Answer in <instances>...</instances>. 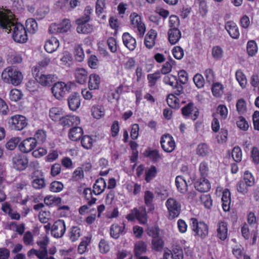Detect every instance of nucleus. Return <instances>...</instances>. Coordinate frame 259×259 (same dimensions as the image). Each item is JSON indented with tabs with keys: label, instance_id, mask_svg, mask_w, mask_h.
<instances>
[{
	"label": "nucleus",
	"instance_id": "1",
	"mask_svg": "<svg viewBox=\"0 0 259 259\" xmlns=\"http://www.w3.org/2000/svg\"><path fill=\"white\" fill-rule=\"evenodd\" d=\"M18 20L16 17H0V28L8 33L12 31V38L15 42L25 43L28 40L27 32Z\"/></svg>",
	"mask_w": 259,
	"mask_h": 259
},
{
	"label": "nucleus",
	"instance_id": "2",
	"mask_svg": "<svg viewBox=\"0 0 259 259\" xmlns=\"http://www.w3.org/2000/svg\"><path fill=\"white\" fill-rule=\"evenodd\" d=\"M1 77L5 83L17 86L22 82L23 75L16 66H10L3 71Z\"/></svg>",
	"mask_w": 259,
	"mask_h": 259
},
{
	"label": "nucleus",
	"instance_id": "3",
	"mask_svg": "<svg viewBox=\"0 0 259 259\" xmlns=\"http://www.w3.org/2000/svg\"><path fill=\"white\" fill-rule=\"evenodd\" d=\"M190 226L193 235L196 237L204 239L208 235L209 227L208 225L203 221H199L197 218H191Z\"/></svg>",
	"mask_w": 259,
	"mask_h": 259
},
{
	"label": "nucleus",
	"instance_id": "4",
	"mask_svg": "<svg viewBox=\"0 0 259 259\" xmlns=\"http://www.w3.org/2000/svg\"><path fill=\"white\" fill-rule=\"evenodd\" d=\"M147 213L148 211H146L145 206L135 207L131 210V213L126 215V219L131 222L137 220L140 224L145 225L148 222Z\"/></svg>",
	"mask_w": 259,
	"mask_h": 259
},
{
	"label": "nucleus",
	"instance_id": "5",
	"mask_svg": "<svg viewBox=\"0 0 259 259\" xmlns=\"http://www.w3.org/2000/svg\"><path fill=\"white\" fill-rule=\"evenodd\" d=\"M73 83L70 82L65 83L62 81H58L54 84L51 88L52 93L58 100H61L67 93L71 91Z\"/></svg>",
	"mask_w": 259,
	"mask_h": 259
},
{
	"label": "nucleus",
	"instance_id": "6",
	"mask_svg": "<svg viewBox=\"0 0 259 259\" xmlns=\"http://www.w3.org/2000/svg\"><path fill=\"white\" fill-rule=\"evenodd\" d=\"M181 111L183 117L186 119H189L194 121L198 118L199 115L198 108L192 102H190L183 107Z\"/></svg>",
	"mask_w": 259,
	"mask_h": 259
},
{
	"label": "nucleus",
	"instance_id": "7",
	"mask_svg": "<svg viewBox=\"0 0 259 259\" xmlns=\"http://www.w3.org/2000/svg\"><path fill=\"white\" fill-rule=\"evenodd\" d=\"M165 206L168 212L169 219H174L178 218L181 212V205L176 199L168 198L166 202Z\"/></svg>",
	"mask_w": 259,
	"mask_h": 259
},
{
	"label": "nucleus",
	"instance_id": "8",
	"mask_svg": "<svg viewBox=\"0 0 259 259\" xmlns=\"http://www.w3.org/2000/svg\"><path fill=\"white\" fill-rule=\"evenodd\" d=\"M91 17H80L76 20V31L78 33L88 34L92 32L94 26L90 23Z\"/></svg>",
	"mask_w": 259,
	"mask_h": 259
},
{
	"label": "nucleus",
	"instance_id": "9",
	"mask_svg": "<svg viewBox=\"0 0 259 259\" xmlns=\"http://www.w3.org/2000/svg\"><path fill=\"white\" fill-rule=\"evenodd\" d=\"M9 124L12 130L20 131L27 126L28 123L25 116L16 114L10 117L9 120Z\"/></svg>",
	"mask_w": 259,
	"mask_h": 259
},
{
	"label": "nucleus",
	"instance_id": "10",
	"mask_svg": "<svg viewBox=\"0 0 259 259\" xmlns=\"http://www.w3.org/2000/svg\"><path fill=\"white\" fill-rule=\"evenodd\" d=\"M160 143L162 149L166 153L173 152L176 146L174 137L169 134H165L161 137Z\"/></svg>",
	"mask_w": 259,
	"mask_h": 259
},
{
	"label": "nucleus",
	"instance_id": "11",
	"mask_svg": "<svg viewBox=\"0 0 259 259\" xmlns=\"http://www.w3.org/2000/svg\"><path fill=\"white\" fill-rule=\"evenodd\" d=\"M38 68L37 67L33 69V74L35 75V79L37 82L43 86H50L56 80L55 75L44 74L40 73L39 71L35 73Z\"/></svg>",
	"mask_w": 259,
	"mask_h": 259
},
{
	"label": "nucleus",
	"instance_id": "12",
	"mask_svg": "<svg viewBox=\"0 0 259 259\" xmlns=\"http://www.w3.org/2000/svg\"><path fill=\"white\" fill-rule=\"evenodd\" d=\"M164 83L171 86L175 90V94L180 95L184 93V89L182 84L179 83L177 76L169 74L165 75L163 79Z\"/></svg>",
	"mask_w": 259,
	"mask_h": 259
},
{
	"label": "nucleus",
	"instance_id": "13",
	"mask_svg": "<svg viewBox=\"0 0 259 259\" xmlns=\"http://www.w3.org/2000/svg\"><path fill=\"white\" fill-rule=\"evenodd\" d=\"M12 162L13 168L19 171L25 170L28 165L27 157L20 153L15 155L12 158Z\"/></svg>",
	"mask_w": 259,
	"mask_h": 259
},
{
	"label": "nucleus",
	"instance_id": "14",
	"mask_svg": "<svg viewBox=\"0 0 259 259\" xmlns=\"http://www.w3.org/2000/svg\"><path fill=\"white\" fill-rule=\"evenodd\" d=\"M66 225L63 220H58L54 222L51 227V234L56 238H61L65 233Z\"/></svg>",
	"mask_w": 259,
	"mask_h": 259
},
{
	"label": "nucleus",
	"instance_id": "15",
	"mask_svg": "<svg viewBox=\"0 0 259 259\" xmlns=\"http://www.w3.org/2000/svg\"><path fill=\"white\" fill-rule=\"evenodd\" d=\"M36 147V142L32 137L24 139L18 145L19 150L23 153H29L33 150Z\"/></svg>",
	"mask_w": 259,
	"mask_h": 259
},
{
	"label": "nucleus",
	"instance_id": "16",
	"mask_svg": "<svg viewBox=\"0 0 259 259\" xmlns=\"http://www.w3.org/2000/svg\"><path fill=\"white\" fill-rule=\"evenodd\" d=\"M80 123L79 117L75 115H67L63 116L60 120V124L65 127H72L79 125Z\"/></svg>",
	"mask_w": 259,
	"mask_h": 259
},
{
	"label": "nucleus",
	"instance_id": "17",
	"mask_svg": "<svg viewBox=\"0 0 259 259\" xmlns=\"http://www.w3.org/2000/svg\"><path fill=\"white\" fill-rule=\"evenodd\" d=\"M131 17V27L135 29H137V35L142 37L146 31V26L144 22L142 21V17Z\"/></svg>",
	"mask_w": 259,
	"mask_h": 259
},
{
	"label": "nucleus",
	"instance_id": "18",
	"mask_svg": "<svg viewBox=\"0 0 259 259\" xmlns=\"http://www.w3.org/2000/svg\"><path fill=\"white\" fill-rule=\"evenodd\" d=\"M195 188L200 192H206L210 190L211 184L206 177H200L194 183Z\"/></svg>",
	"mask_w": 259,
	"mask_h": 259
},
{
	"label": "nucleus",
	"instance_id": "19",
	"mask_svg": "<svg viewBox=\"0 0 259 259\" xmlns=\"http://www.w3.org/2000/svg\"><path fill=\"white\" fill-rule=\"evenodd\" d=\"M157 33L154 29H150L146 34L144 38V45L148 49H152L156 44Z\"/></svg>",
	"mask_w": 259,
	"mask_h": 259
},
{
	"label": "nucleus",
	"instance_id": "20",
	"mask_svg": "<svg viewBox=\"0 0 259 259\" xmlns=\"http://www.w3.org/2000/svg\"><path fill=\"white\" fill-rule=\"evenodd\" d=\"M83 134L82 128L79 125L70 128L68 131V138L72 141L76 142L81 139Z\"/></svg>",
	"mask_w": 259,
	"mask_h": 259
},
{
	"label": "nucleus",
	"instance_id": "21",
	"mask_svg": "<svg viewBox=\"0 0 259 259\" xmlns=\"http://www.w3.org/2000/svg\"><path fill=\"white\" fill-rule=\"evenodd\" d=\"M228 228L227 223L221 221L217 225V237L222 241H225L228 237Z\"/></svg>",
	"mask_w": 259,
	"mask_h": 259
},
{
	"label": "nucleus",
	"instance_id": "22",
	"mask_svg": "<svg viewBox=\"0 0 259 259\" xmlns=\"http://www.w3.org/2000/svg\"><path fill=\"white\" fill-rule=\"evenodd\" d=\"M168 40L171 45H176L182 37L181 31L178 28H170L167 33Z\"/></svg>",
	"mask_w": 259,
	"mask_h": 259
},
{
	"label": "nucleus",
	"instance_id": "23",
	"mask_svg": "<svg viewBox=\"0 0 259 259\" xmlns=\"http://www.w3.org/2000/svg\"><path fill=\"white\" fill-rule=\"evenodd\" d=\"M74 77L76 82L84 84L89 77L88 71L83 68H78L75 69Z\"/></svg>",
	"mask_w": 259,
	"mask_h": 259
},
{
	"label": "nucleus",
	"instance_id": "24",
	"mask_svg": "<svg viewBox=\"0 0 259 259\" xmlns=\"http://www.w3.org/2000/svg\"><path fill=\"white\" fill-rule=\"evenodd\" d=\"M80 96L78 93H74L68 98V104L70 110L76 111L80 105Z\"/></svg>",
	"mask_w": 259,
	"mask_h": 259
},
{
	"label": "nucleus",
	"instance_id": "25",
	"mask_svg": "<svg viewBox=\"0 0 259 259\" xmlns=\"http://www.w3.org/2000/svg\"><path fill=\"white\" fill-rule=\"evenodd\" d=\"M124 45L131 51H134L137 47L136 39L132 36L129 33L124 32L122 36Z\"/></svg>",
	"mask_w": 259,
	"mask_h": 259
},
{
	"label": "nucleus",
	"instance_id": "26",
	"mask_svg": "<svg viewBox=\"0 0 259 259\" xmlns=\"http://www.w3.org/2000/svg\"><path fill=\"white\" fill-rule=\"evenodd\" d=\"M225 29L232 38L238 39L239 37V29L235 22L231 21L227 22L225 24Z\"/></svg>",
	"mask_w": 259,
	"mask_h": 259
},
{
	"label": "nucleus",
	"instance_id": "27",
	"mask_svg": "<svg viewBox=\"0 0 259 259\" xmlns=\"http://www.w3.org/2000/svg\"><path fill=\"white\" fill-rule=\"evenodd\" d=\"M88 88L90 90H98L100 88L101 78L99 75L92 73L89 76Z\"/></svg>",
	"mask_w": 259,
	"mask_h": 259
},
{
	"label": "nucleus",
	"instance_id": "28",
	"mask_svg": "<svg viewBox=\"0 0 259 259\" xmlns=\"http://www.w3.org/2000/svg\"><path fill=\"white\" fill-rule=\"evenodd\" d=\"M154 195L153 192L149 190H147L144 193V203L148 207V212H152L155 209V206L153 204Z\"/></svg>",
	"mask_w": 259,
	"mask_h": 259
},
{
	"label": "nucleus",
	"instance_id": "29",
	"mask_svg": "<svg viewBox=\"0 0 259 259\" xmlns=\"http://www.w3.org/2000/svg\"><path fill=\"white\" fill-rule=\"evenodd\" d=\"M59 47V40L55 37H52L46 41L44 49L48 53H52L56 51Z\"/></svg>",
	"mask_w": 259,
	"mask_h": 259
},
{
	"label": "nucleus",
	"instance_id": "30",
	"mask_svg": "<svg viewBox=\"0 0 259 259\" xmlns=\"http://www.w3.org/2000/svg\"><path fill=\"white\" fill-rule=\"evenodd\" d=\"M144 156L149 158L152 162L156 163L161 159V156L157 149H152L150 148H147L144 153Z\"/></svg>",
	"mask_w": 259,
	"mask_h": 259
},
{
	"label": "nucleus",
	"instance_id": "31",
	"mask_svg": "<svg viewBox=\"0 0 259 259\" xmlns=\"http://www.w3.org/2000/svg\"><path fill=\"white\" fill-rule=\"evenodd\" d=\"M107 187L106 183L104 179L100 178L98 179L93 187V191L95 195H99L102 194Z\"/></svg>",
	"mask_w": 259,
	"mask_h": 259
},
{
	"label": "nucleus",
	"instance_id": "32",
	"mask_svg": "<svg viewBox=\"0 0 259 259\" xmlns=\"http://www.w3.org/2000/svg\"><path fill=\"white\" fill-rule=\"evenodd\" d=\"M211 151L209 145L203 142L199 143L196 148V154L199 157H207Z\"/></svg>",
	"mask_w": 259,
	"mask_h": 259
},
{
	"label": "nucleus",
	"instance_id": "33",
	"mask_svg": "<svg viewBox=\"0 0 259 259\" xmlns=\"http://www.w3.org/2000/svg\"><path fill=\"white\" fill-rule=\"evenodd\" d=\"M125 229V224L123 223V226H120L118 224H113L110 228V234L112 238L118 239L120 236L123 233Z\"/></svg>",
	"mask_w": 259,
	"mask_h": 259
},
{
	"label": "nucleus",
	"instance_id": "34",
	"mask_svg": "<svg viewBox=\"0 0 259 259\" xmlns=\"http://www.w3.org/2000/svg\"><path fill=\"white\" fill-rule=\"evenodd\" d=\"M175 183L178 191L181 193H185L187 190L188 186L186 181L182 176H178L176 178Z\"/></svg>",
	"mask_w": 259,
	"mask_h": 259
},
{
	"label": "nucleus",
	"instance_id": "35",
	"mask_svg": "<svg viewBox=\"0 0 259 259\" xmlns=\"http://www.w3.org/2000/svg\"><path fill=\"white\" fill-rule=\"evenodd\" d=\"M63 109L60 107H52L49 111V116L50 118L54 121H59L63 117Z\"/></svg>",
	"mask_w": 259,
	"mask_h": 259
},
{
	"label": "nucleus",
	"instance_id": "36",
	"mask_svg": "<svg viewBox=\"0 0 259 259\" xmlns=\"http://www.w3.org/2000/svg\"><path fill=\"white\" fill-rule=\"evenodd\" d=\"M93 190L91 188H85L83 191L84 198L89 206H92L97 200L96 198L93 196Z\"/></svg>",
	"mask_w": 259,
	"mask_h": 259
},
{
	"label": "nucleus",
	"instance_id": "37",
	"mask_svg": "<svg viewBox=\"0 0 259 259\" xmlns=\"http://www.w3.org/2000/svg\"><path fill=\"white\" fill-rule=\"evenodd\" d=\"M146 251L147 245L145 242L139 241L135 244L134 252L135 256L137 258L139 257V256H142L141 255L145 253Z\"/></svg>",
	"mask_w": 259,
	"mask_h": 259
},
{
	"label": "nucleus",
	"instance_id": "38",
	"mask_svg": "<svg viewBox=\"0 0 259 259\" xmlns=\"http://www.w3.org/2000/svg\"><path fill=\"white\" fill-rule=\"evenodd\" d=\"M81 235V230L77 226H72L70 229L68 236L71 242L77 241Z\"/></svg>",
	"mask_w": 259,
	"mask_h": 259
},
{
	"label": "nucleus",
	"instance_id": "39",
	"mask_svg": "<svg viewBox=\"0 0 259 259\" xmlns=\"http://www.w3.org/2000/svg\"><path fill=\"white\" fill-rule=\"evenodd\" d=\"M147 78L149 87L152 88L156 85L157 82L160 79V73L159 71H157L153 73L148 74Z\"/></svg>",
	"mask_w": 259,
	"mask_h": 259
},
{
	"label": "nucleus",
	"instance_id": "40",
	"mask_svg": "<svg viewBox=\"0 0 259 259\" xmlns=\"http://www.w3.org/2000/svg\"><path fill=\"white\" fill-rule=\"evenodd\" d=\"M25 25L27 32L28 31L31 34L35 33L38 29L37 23L36 20L32 18H29L26 20Z\"/></svg>",
	"mask_w": 259,
	"mask_h": 259
},
{
	"label": "nucleus",
	"instance_id": "41",
	"mask_svg": "<svg viewBox=\"0 0 259 259\" xmlns=\"http://www.w3.org/2000/svg\"><path fill=\"white\" fill-rule=\"evenodd\" d=\"M158 172L157 168L154 165H151L147 169L145 174V180L147 183H150L156 177Z\"/></svg>",
	"mask_w": 259,
	"mask_h": 259
},
{
	"label": "nucleus",
	"instance_id": "42",
	"mask_svg": "<svg viewBox=\"0 0 259 259\" xmlns=\"http://www.w3.org/2000/svg\"><path fill=\"white\" fill-rule=\"evenodd\" d=\"M198 171L200 177L207 178L210 171L208 162L206 160L200 162L199 165Z\"/></svg>",
	"mask_w": 259,
	"mask_h": 259
},
{
	"label": "nucleus",
	"instance_id": "43",
	"mask_svg": "<svg viewBox=\"0 0 259 259\" xmlns=\"http://www.w3.org/2000/svg\"><path fill=\"white\" fill-rule=\"evenodd\" d=\"M174 92V94H169L166 98L167 104L172 108L177 109L179 107L180 100Z\"/></svg>",
	"mask_w": 259,
	"mask_h": 259
},
{
	"label": "nucleus",
	"instance_id": "44",
	"mask_svg": "<svg viewBox=\"0 0 259 259\" xmlns=\"http://www.w3.org/2000/svg\"><path fill=\"white\" fill-rule=\"evenodd\" d=\"M32 138H33L36 142V145H37V144H42L46 141L47 134L44 130H38L36 131L33 137Z\"/></svg>",
	"mask_w": 259,
	"mask_h": 259
},
{
	"label": "nucleus",
	"instance_id": "45",
	"mask_svg": "<svg viewBox=\"0 0 259 259\" xmlns=\"http://www.w3.org/2000/svg\"><path fill=\"white\" fill-rule=\"evenodd\" d=\"M246 51L249 56L253 57L255 55L258 51L256 42L254 40L248 41L246 45Z\"/></svg>",
	"mask_w": 259,
	"mask_h": 259
},
{
	"label": "nucleus",
	"instance_id": "46",
	"mask_svg": "<svg viewBox=\"0 0 259 259\" xmlns=\"http://www.w3.org/2000/svg\"><path fill=\"white\" fill-rule=\"evenodd\" d=\"M224 86L220 82L213 83L211 87V92L213 96L221 97L224 93Z\"/></svg>",
	"mask_w": 259,
	"mask_h": 259
},
{
	"label": "nucleus",
	"instance_id": "47",
	"mask_svg": "<svg viewBox=\"0 0 259 259\" xmlns=\"http://www.w3.org/2000/svg\"><path fill=\"white\" fill-rule=\"evenodd\" d=\"M236 125L241 131L246 132L248 130L250 125L246 119L240 115L236 121Z\"/></svg>",
	"mask_w": 259,
	"mask_h": 259
},
{
	"label": "nucleus",
	"instance_id": "48",
	"mask_svg": "<svg viewBox=\"0 0 259 259\" xmlns=\"http://www.w3.org/2000/svg\"><path fill=\"white\" fill-rule=\"evenodd\" d=\"M32 186L35 189H41L46 187V181L45 178L39 177L38 176L34 177L32 182Z\"/></svg>",
	"mask_w": 259,
	"mask_h": 259
},
{
	"label": "nucleus",
	"instance_id": "49",
	"mask_svg": "<svg viewBox=\"0 0 259 259\" xmlns=\"http://www.w3.org/2000/svg\"><path fill=\"white\" fill-rule=\"evenodd\" d=\"M235 77L236 80L242 88H245L247 84V79L243 72L238 69L236 71Z\"/></svg>",
	"mask_w": 259,
	"mask_h": 259
},
{
	"label": "nucleus",
	"instance_id": "50",
	"mask_svg": "<svg viewBox=\"0 0 259 259\" xmlns=\"http://www.w3.org/2000/svg\"><path fill=\"white\" fill-rule=\"evenodd\" d=\"M236 110L239 115H243L247 111L246 103L244 99L241 98L237 101L236 104Z\"/></svg>",
	"mask_w": 259,
	"mask_h": 259
},
{
	"label": "nucleus",
	"instance_id": "51",
	"mask_svg": "<svg viewBox=\"0 0 259 259\" xmlns=\"http://www.w3.org/2000/svg\"><path fill=\"white\" fill-rule=\"evenodd\" d=\"M91 237L88 236L84 237L78 245L77 248L78 253L82 254L86 251L87 247L91 242Z\"/></svg>",
	"mask_w": 259,
	"mask_h": 259
},
{
	"label": "nucleus",
	"instance_id": "52",
	"mask_svg": "<svg viewBox=\"0 0 259 259\" xmlns=\"http://www.w3.org/2000/svg\"><path fill=\"white\" fill-rule=\"evenodd\" d=\"M152 246L153 250L156 251H161L163 248L164 241L160 237L152 239Z\"/></svg>",
	"mask_w": 259,
	"mask_h": 259
},
{
	"label": "nucleus",
	"instance_id": "53",
	"mask_svg": "<svg viewBox=\"0 0 259 259\" xmlns=\"http://www.w3.org/2000/svg\"><path fill=\"white\" fill-rule=\"evenodd\" d=\"M243 181L249 187H252L255 184V178L252 174L248 170L245 171Z\"/></svg>",
	"mask_w": 259,
	"mask_h": 259
},
{
	"label": "nucleus",
	"instance_id": "54",
	"mask_svg": "<svg viewBox=\"0 0 259 259\" xmlns=\"http://www.w3.org/2000/svg\"><path fill=\"white\" fill-rule=\"evenodd\" d=\"M81 140V146L85 149H91L93 145V140L88 135L82 136Z\"/></svg>",
	"mask_w": 259,
	"mask_h": 259
},
{
	"label": "nucleus",
	"instance_id": "55",
	"mask_svg": "<svg viewBox=\"0 0 259 259\" xmlns=\"http://www.w3.org/2000/svg\"><path fill=\"white\" fill-rule=\"evenodd\" d=\"M200 201L204 206L210 209L212 205V199L210 194H202L200 196Z\"/></svg>",
	"mask_w": 259,
	"mask_h": 259
},
{
	"label": "nucleus",
	"instance_id": "56",
	"mask_svg": "<svg viewBox=\"0 0 259 259\" xmlns=\"http://www.w3.org/2000/svg\"><path fill=\"white\" fill-rule=\"evenodd\" d=\"M232 157L236 162H240L242 160V153L239 146H235L232 151Z\"/></svg>",
	"mask_w": 259,
	"mask_h": 259
},
{
	"label": "nucleus",
	"instance_id": "57",
	"mask_svg": "<svg viewBox=\"0 0 259 259\" xmlns=\"http://www.w3.org/2000/svg\"><path fill=\"white\" fill-rule=\"evenodd\" d=\"M64 188V185L62 183L57 181L52 182L50 186V191L58 193L61 192Z\"/></svg>",
	"mask_w": 259,
	"mask_h": 259
},
{
	"label": "nucleus",
	"instance_id": "58",
	"mask_svg": "<svg viewBox=\"0 0 259 259\" xmlns=\"http://www.w3.org/2000/svg\"><path fill=\"white\" fill-rule=\"evenodd\" d=\"M23 94L20 90L16 89H12L9 94V97L11 101L17 102L22 98Z\"/></svg>",
	"mask_w": 259,
	"mask_h": 259
},
{
	"label": "nucleus",
	"instance_id": "59",
	"mask_svg": "<svg viewBox=\"0 0 259 259\" xmlns=\"http://www.w3.org/2000/svg\"><path fill=\"white\" fill-rule=\"evenodd\" d=\"M92 114L94 118L99 119L104 115V111L99 105L93 106L92 108Z\"/></svg>",
	"mask_w": 259,
	"mask_h": 259
},
{
	"label": "nucleus",
	"instance_id": "60",
	"mask_svg": "<svg viewBox=\"0 0 259 259\" xmlns=\"http://www.w3.org/2000/svg\"><path fill=\"white\" fill-rule=\"evenodd\" d=\"M175 63V61L171 58L166 61L162 66L160 70L161 73L166 74L171 71L172 65Z\"/></svg>",
	"mask_w": 259,
	"mask_h": 259
},
{
	"label": "nucleus",
	"instance_id": "61",
	"mask_svg": "<svg viewBox=\"0 0 259 259\" xmlns=\"http://www.w3.org/2000/svg\"><path fill=\"white\" fill-rule=\"evenodd\" d=\"M19 137H14L10 139L6 144V147L9 150H14L20 142Z\"/></svg>",
	"mask_w": 259,
	"mask_h": 259
},
{
	"label": "nucleus",
	"instance_id": "62",
	"mask_svg": "<svg viewBox=\"0 0 259 259\" xmlns=\"http://www.w3.org/2000/svg\"><path fill=\"white\" fill-rule=\"evenodd\" d=\"M224 55V51L222 48L219 46H216L212 48V56L213 58L215 60H220L221 59Z\"/></svg>",
	"mask_w": 259,
	"mask_h": 259
},
{
	"label": "nucleus",
	"instance_id": "63",
	"mask_svg": "<svg viewBox=\"0 0 259 259\" xmlns=\"http://www.w3.org/2000/svg\"><path fill=\"white\" fill-rule=\"evenodd\" d=\"M106 9V0H97L96 3L95 11L98 16L102 14Z\"/></svg>",
	"mask_w": 259,
	"mask_h": 259
},
{
	"label": "nucleus",
	"instance_id": "64",
	"mask_svg": "<svg viewBox=\"0 0 259 259\" xmlns=\"http://www.w3.org/2000/svg\"><path fill=\"white\" fill-rule=\"evenodd\" d=\"M59 25L61 33L67 32L71 26L70 20L68 19H63L61 22L59 23Z\"/></svg>",
	"mask_w": 259,
	"mask_h": 259
}]
</instances>
